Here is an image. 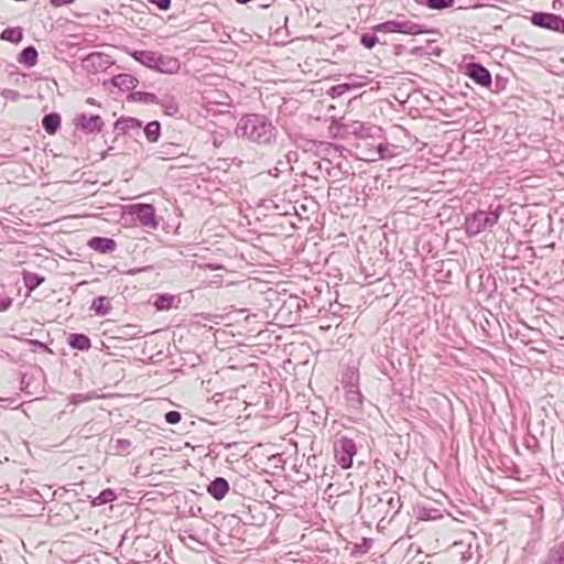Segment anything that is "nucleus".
<instances>
[{"label":"nucleus","mask_w":564,"mask_h":564,"mask_svg":"<svg viewBox=\"0 0 564 564\" xmlns=\"http://www.w3.org/2000/svg\"><path fill=\"white\" fill-rule=\"evenodd\" d=\"M235 133L258 145L270 147L276 141L278 129L267 116L247 113L238 120Z\"/></svg>","instance_id":"nucleus-1"},{"label":"nucleus","mask_w":564,"mask_h":564,"mask_svg":"<svg viewBox=\"0 0 564 564\" xmlns=\"http://www.w3.org/2000/svg\"><path fill=\"white\" fill-rule=\"evenodd\" d=\"M402 502L397 492L386 491L382 495L373 494L365 498L360 506L362 517L372 521L382 522L389 518V522L400 512Z\"/></svg>","instance_id":"nucleus-2"},{"label":"nucleus","mask_w":564,"mask_h":564,"mask_svg":"<svg viewBox=\"0 0 564 564\" xmlns=\"http://www.w3.org/2000/svg\"><path fill=\"white\" fill-rule=\"evenodd\" d=\"M131 56L140 64L163 74H175L181 67L176 57L154 51H134Z\"/></svg>","instance_id":"nucleus-3"},{"label":"nucleus","mask_w":564,"mask_h":564,"mask_svg":"<svg viewBox=\"0 0 564 564\" xmlns=\"http://www.w3.org/2000/svg\"><path fill=\"white\" fill-rule=\"evenodd\" d=\"M503 208L498 205L495 209L477 210L465 217V230L468 236H477L484 230L494 227L502 213Z\"/></svg>","instance_id":"nucleus-4"},{"label":"nucleus","mask_w":564,"mask_h":564,"mask_svg":"<svg viewBox=\"0 0 564 564\" xmlns=\"http://www.w3.org/2000/svg\"><path fill=\"white\" fill-rule=\"evenodd\" d=\"M375 33H401L406 35H420L427 33V29L412 20L399 14L394 20L378 23L372 28Z\"/></svg>","instance_id":"nucleus-5"},{"label":"nucleus","mask_w":564,"mask_h":564,"mask_svg":"<svg viewBox=\"0 0 564 564\" xmlns=\"http://www.w3.org/2000/svg\"><path fill=\"white\" fill-rule=\"evenodd\" d=\"M336 462L341 468L348 469L352 466V458L357 454V446L352 438L343 436L334 444Z\"/></svg>","instance_id":"nucleus-6"},{"label":"nucleus","mask_w":564,"mask_h":564,"mask_svg":"<svg viewBox=\"0 0 564 564\" xmlns=\"http://www.w3.org/2000/svg\"><path fill=\"white\" fill-rule=\"evenodd\" d=\"M112 64L113 61L111 59L110 55L101 52L89 53L82 59L83 68L90 74L104 72Z\"/></svg>","instance_id":"nucleus-7"},{"label":"nucleus","mask_w":564,"mask_h":564,"mask_svg":"<svg viewBox=\"0 0 564 564\" xmlns=\"http://www.w3.org/2000/svg\"><path fill=\"white\" fill-rule=\"evenodd\" d=\"M131 215L140 223L141 226L155 229L158 227L155 208L151 204L131 205Z\"/></svg>","instance_id":"nucleus-8"},{"label":"nucleus","mask_w":564,"mask_h":564,"mask_svg":"<svg viewBox=\"0 0 564 564\" xmlns=\"http://www.w3.org/2000/svg\"><path fill=\"white\" fill-rule=\"evenodd\" d=\"M467 75L475 84L489 88L492 84L491 73L480 63L471 62L466 65Z\"/></svg>","instance_id":"nucleus-9"},{"label":"nucleus","mask_w":564,"mask_h":564,"mask_svg":"<svg viewBox=\"0 0 564 564\" xmlns=\"http://www.w3.org/2000/svg\"><path fill=\"white\" fill-rule=\"evenodd\" d=\"M74 124L76 129H79L83 132L90 134L100 132L105 123L101 117L98 115L88 116L86 113H79L75 117Z\"/></svg>","instance_id":"nucleus-10"},{"label":"nucleus","mask_w":564,"mask_h":564,"mask_svg":"<svg viewBox=\"0 0 564 564\" xmlns=\"http://www.w3.org/2000/svg\"><path fill=\"white\" fill-rule=\"evenodd\" d=\"M558 19V14L547 12H534L530 17V21L533 25L554 32L556 30Z\"/></svg>","instance_id":"nucleus-11"},{"label":"nucleus","mask_w":564,"mask_h":564,"mask_svg":"<svg viewBox=\"0 0 564 564\" xmlns=\"http://www.w3.org/2000/svg\"><path fill=\"white\" fill-rule=\"evenodd\" d=\"M229 491V482L224 477H216L207 486V492L216 500H221Z\"/></svg>","instance_id":"nucleus-12"},{"label":"nucleus","mask_w":564,"mask_h":564,"mask_svg":"<svg viewBox=\"0 0 564 564\" xmlns=\"http://www.w3.org/2000/svg\"><path fill=\"white\" fill-rule=\"evenodd\" d=\"M88 247L100 253H109L116 250L117 243L107 237H93L88 240Z\"/></svg>","instance_id":"nucleus-13"},{"label":"nucleus","mask_w":564,"mask_h":564,"mask_svg":"<svg viewBox=\"0 0 564 564\" xmlns=\"http://www.w3.org/2000/svg\"><path fill=\"white\" fill-rule=\"evenodd\" d=\"M413 512L415 518L422 521L437 520L443 517L440 509L421 505L415 506Z\"/></svg>","instance_id":"nucleus-14"},{"label":"nucleus","mask_w":564,"mask_h":564,"mask_svg":"<svg viewBox=\"0 0 564 564\" xmlns=\"http://www.w3.org/2000/svg\"><path fill=\"white\" fill-rule=\"evenodd\" d=\"M542 564H564V541L554 544L547 551Z\"/></svg>","instance_id":"nucleus-15"},{"label":"nucleus","mask_w":564,"mask_h":564,"mask_svg":"<svg viewBox=\"0 0 564 564\" xmlns=\"http://www.w3.org/2000/svg\"><path fill=\"white\" fill-rule=\"evenodd\" d=\"M111 83L120 90L129 91L137 87L138 79L130 74H119L112 77Z\"/></svg>","instance_id":"nucleus-16"},{"label":"nucleus","mask_w":564,"mask_h":564,"mask_svg":"<svg viewBox=\"0 0 564 564\" xmlns=\"http://www.w3.org/2000/svg\"><path fill=\"white\" fill-rule=\"evenodd\" d=\"M142 122L132 117H121L115 122V131L118 133H128L131 130L141 128Z\"/></svg>","instance_id":"nucleus-17"},{"label":"nucleus","mask_w":564,"mask_h":564,"mask_svg":"<svg viewBox=\"0 0 564 564\" xmlns=\"http://www.w3.org/2000/svg\"><path fill=\"white\" fill-rule=\"evenodd\" d=\"M67 343L73 349L80 351H86L91 347L90 338L85 334L73 333L68 336Z\"/></svg>","instance_id":"nucleus-18"},{"label":"nucleus","mask_w":564,"mask_h":564,"mask_svg":"<svg viewBox=\"0 0 564 564\" xmlns=\"http://www.w3.org/2000/svg\"><path fill=\"white\" fill-rule=\"evenodd\" d=\"M39 53L33 45L24 47L18 56V62L26 67H33L37 63Z\"/></svg>","instance_id":"nucleus-19"},{"label":"nucleus","mask_w":564,"mask_h":564,"mask_svg":"<svg viewBox=\"0 0 564 564\" xmlns=\"http://www.w3.org/2000/svg\"><path fill=\"white\" fill-rule=\"evenodd\" d=\"M61 115L57 112H51L45 115L42 119V127L48 134H55L61 127Z\"/></svg>","instance_id":"nucleus-20"},{"label":"nucleus","mask_w":564,"mask_h":564,"mask_svg":"<svg viewBox=\"0 0 564 564\" xmlns=\"http://www.w3.org/2000/svg\"><path fill=\"white\" fill-rule=\"evenodd\" d=\"M90 310L97 316H106L111 312L112 305L108 297L100 295L94 299Z\"/></svg>","instance_id":"nucleus-21"},{"label":"nucleus","mask_w":564,"mask_h":564,"mask_svg":"<svg viewBox=\"0 0 564 564\" xmlns=\"http://www.w3.org/2000/svg\"><path fill=\"white\" fill-rule=\"evenodd\" d=\"M163 110V112L167 116H175L178 113V104L173 96H164L163 98H159V104Z\"/></svg>","instance_id":"nucleus-22"},{"label":"nucleus","mask_w":564,"mask_h":564,"mask_svg":"<svg viewBox=\"0 0 564 564\" xmlns=\"http://www.w3.org/2000/svg\"><path fill=\"white\" fill-rule=\"evenodd\" d=\"M0 39L11 43H19L23 39V32L21 28H7L1 34Z\"/></svg>","instance_id":"nucleus-23"},{"label":"nucleus","mask_w":564,"mask_h":564,"mask_svg":"<svg viewBox=\"0 0 564 564\" xmlns=\"http://www.w3.org/2000/svg\"><path fill=\"white\" fill-rule=\"evenodd\" d=\"M144 134L149 142H156L161 135V124L159 121L154 120L149 122L144 127Z\"/></svg>","instance_id":"nucleus-24"},{"label":"nucleus","mask_w":564,"mask_h":564,"mask_svg":"<svg viewBox=\"0 0 564 564\" xmlns=\"http://www.w3.org/2000/svg\"><path fill=\"white\" fill-rule=\"evenodd\" d=\"M23 282L29 291H33L44 282V278L37 273L25 272L23 274Z\"/></svg>","instance_id":"nucleus-25"},{"label":"nucleus","mask_w":564,"mask_h":564,"mask_svg":"<svg viewBox=\"0 0 564 564\" xmlns=\"http://www.w3.org/2000/svg\"><path fill=\"white\" fill-rule=\"evenodd\" d=\"M131 100L143 104H159V97L153 93L133 91L130 95Z\"/></svg>","instance_id":"nucleus-26"},{"label":"nucleus","mask_w":564,"mask_h":564,"mask_svg":"<svg viewBox=\"0 0 564 564\" xmlns=\"http://www.w3.org/2000/svg\"><path fill=\"white\" fill-rule=\"evenodd\" d=\"M116 498H117L116 492L112 489L107 488V489L101 490L100 494L94 498V500L91 501V505L94 507L102 506L105 503L112 502L113 500H116Z\"/></svg>","instance_id":"nucleus-27"},{"label":"nucleus","mask_w":564,"mask_h":564,"mask_svg":"<svg viewBox=\"0 0 564 564\" xmlns=\"http://www.w3.org/2000/svg\"><path fill=\"white\" fill-rule=\"evenodd\" d=\"M419 4H424L432 10H443L454 4L455 0H415Z\"/></svg>","instance_id":"nucleus-28"},{"label":"nucleus","mask_w":564,"mask_h":564,"mask_svg":"<svg viewBox=\"0 0 564 564\" xmlns=\"http://www.w3.org/2000/svg\"><path fill=\"white\" fill-rule=\"evenodd\" d=\"M174 296L170 294H161L154 302L155 307L159 311L170 310L173 306Z\"/></svg>","instance_id":"nucleus-29"},{"label":"nucleus","mask_w":564,"mask_h":564,"mask_svg":"<svg viewBox=\"0 0 564 564\" xmlns=\"http://www.w3.org/2000/svg\"><path fill=\"white\" fill-rule=\"evenodd\" d=\"M293 167L289 165V162L285 161V160H279L276 162V165L269 171L270 175L274 176V177H279V175L281 173H284V172H290L292 171Z\"/></svg>","instance_id":"nucleus-30"},{"label":"nucleus","mask_w":564,"mask_h":564,"mask_svg":"<svg viewBox=\"0 0 564 564\" xmlns=\"http://www.w3.org/2000/svg\"><path fill=\"white\" fill-rule=\"evenodd\" d=\"M377 153L381 160L392 158L394 155V147L380 143L377 145Z\"/></svg>","instance_id":"nucleus-31"},{"label":"nucleus","mask_w":564,"mask_h":564,"mask_svg":"<svg viewBox=\"0 0 564 564\" xmlns=\"http://www.w3.org/2000/svg\"><path fill=\"white\" fill-rule=\"evenodd\" d=\"M379 42V39L377 37L376 33L373 32V34H370V33H364L361 34L360 36V43L366 47V48H372L375 47V45Z\"/></svg>","instance_id":"nucleus-32"},{"label":"nucleus","mask_w":564,"mask_h":564,"mask_svg":"<svg viewBox=\"0 0 564 564\" xmlns=\"http://www.w3.org/2000/svg\"><path fill=\"white\" fill-rule=\"evenodd\" d=\"M131 447V442L126 438H118L116 441L115 449L117 453H128L129 448Z\"/></svg>","instance_id":"nucleus-33"},{"label":"nucleus","mask_w":564,"mask_h":564,"mask_svg":"<svg viewBox=\"0 0 564 564\" xmlns=\"http://www.w3.org/2000/svg\"><path fill=\"white\" fill-rule=\"evenodd\" d=\"M164 419L166 423L174 425L181 421L182 415L178 411H169L165 413Z\"/></svg>","instance_id":"nucleus-34"},{"label":"nucleus","mask_w":564,"mask_h":564,"mask_svg":"<svg viewBox=\"0 0 564 564\" xmlns=\"http://www.w3.org/2000/svg\"><path fill=\"white\" fill-rule=\"evenodd\" d=\"M148 2L155 6L161 11H167L172 6V0H148Z\"/></svg>","instance_id":"nucleus-35"},{"label":"nucleus","mask_w":564,"mask_h":564,"mask_svg":"<svg viewBox=\"0 0 564 564\" xmlns=\"http://www.w3.org/2000/svg\"><path fill=\"white\" fill-rule=\"evenodd\" d=\"M350 129H351L350 133H352L357 137H360V138L366 137L365 127L362 126V123L355 122L354 124L350 126Z\"/></svg>","instance_id":"nucleus-36"},{"label":"nucleus","mask_w":564,"mask_h":564,"mask_svg":"<svg viewBox=\"0 0 564 564\" xmlns=\"http://www.w3.org/2000/svg\"><path fill=\"white\" fill-rule=\"evenodd\" d=\"M180 538L187 545H189L187 543V541L188 542H195V543H198V544H203L196 535H194L193 533H189L188 531H184L183 534L180 535Z\"/></svg>","instance_id":"nucleus-37"},{"label":"nucleus","mask_w":564,"mask_h":564,"mask_svg":"<svg viewBox=\"0 0 564 564\" xmlns=\"http://www.w3.org/2000/svg\"><path fill=\"white\" fill-rule=\"evenodd\" d=\"M0 94L6 99H11V100H17L20 96L19 91L13 90V89H8V88L2 89Z\"/></svg>","instance_id":"nucleus-38"},{"label":"nucleus","mask_w":564,"mask_h":564,"mask_svg":"<svg viewBox=\"0 0 564 564\" xmlns=\"http://www.w3.org/2000/svg\"><path fill=\"white\" fill-rule=\"evenodd\" d=\"M12 305L11 297H0V312L9 310Z\"/></svg>","instance_id":"nucleus-39"},{"label":"nucleus","mask_w":564,"mask_h":564,"mask_svg":"<svg viewBox=\"0 0 564 564\" xmlns=\"http://www.w3.org/2000/svg\"><path fill=\"white\" fill-rule=\"evenodd\" d=\"M348 400L351 402L361 403V394L358 390H350L348 392Z\"/></svg>","instance_id":"nucleus-40"},{"label":"nucleus","mask_w":564,"mask_h":564,"mask_svg":"<svg viewBox=\"0 0 564 564\" xmlns=\"http://www.w3.org/2000/svg\"><path fill=\"white\" fill-rule=\"evenodd\" d=\"M303 143L300 147L304 148L305 151H311L315 147V141L303 138Z\"/></svg>","instance_id":"nucleus-41"},{"label":"nucleus","mask_w":564,"mask_h":564,"mask_svg":"<svg viewBox=\"0 0 564 564\" xmlns=\"http://www.w3.org/2000/svg\"><path fill=\"white\" fill-rule=\"evenodd\" d=\"M284 160L289 162L290 166H292V162L297 161V153L294 151H289L284 154Z\"/></svg>","instance_id":"nucleus-42"},{"label":"nucleus","mask_w":564,"mask_h":564,"mask_svg":"<svg viewBox=\"0 0 564 564\" xmlns=\"http://www.w3.org/2000/svg\"><path fill=\"white\" fill-rule=\"evenodd\" d=\"M75 0H50V3L55 7H63L73 3Z\"/></svg>","instance_id":"nucleus-43"},{"label":"nucleus","mask_w":564,"mask_h":564,"mask_svg":"<svg viewBox=\"0 0 564 564\" xmlns=\"http://www.w3.org/2000/svg\"><path fill=\"white\" fill-rule=\"evenodd\" d=\"M30 386V378L28 377L26 373L22 375L21 377V390L26 392L28 391V388Z\"/></svg>","instance_id":"nucleus-44"},{"label":"nucleus","mask_w":564,"mask_h":564,"mask_svg":"<svg viewBox=\"0 0 564 564\" xmlns=\"http://www.w3.org/2000/svg\"><path fill=\"white\" fill-rule=\"evenodd\" d=\"M555 32L564 34V18H562L561 15Z\"/></svg>","instance_id":"nucleus-45"},{"label":"nucleus","mask_w":564,"mask_h":564,"mask_svg":"<svg viewBox=\"0 0 564 564\" xmlns=\"http://www.w3.org/2000/svg\"><path fill=\"white\" fill-rule=\"evenodd\" d=\"M213 144H214L215 147H220L221 141H219L217 138H214V140H213Z\"/></svg>","instance_id":"nucleus-46"},{"label":"nucleus","mask_w":564,"mask_h":564,"mask_svg":"<svg viewBox=\"0 0 564 564\" xmlns=\"http://www.w3.org/2000/svg\"><path fill=\"white\" fill-rule=\"evenodd\" d=\"M33 344L36 346L43 347V348H47L45 344L37 341V340H34Z\"/></svg>","instance_id":"nucleus-47"},{"label":"nucleus","mask_w":564,"mask_h":564,"mask_svg":"<svg viewBox=\"0 0 564 564\" xmlns=\"http://www.w3.org/2000/svg\"><path fill=\"white\" fill-rule=\"evenodd\" d=\"M192 517H197L198 514H195V510H192Z\"/></svg>","instance_id":"nucleus-48"},{"label":"nucleus","mask_w":564,"mask_h":564,"mask_svg":"<svg viewBox=\"0 0 564 564\" xmlns=\"http://www.w3.org/2000/svg\"><path fill=\"white\" fill-rule=\"evenodd\" d=\"M192 517H197L198 514H195V510H192Z\"/></svg>","instance_id":"nucleus-49"}]
</instances>
